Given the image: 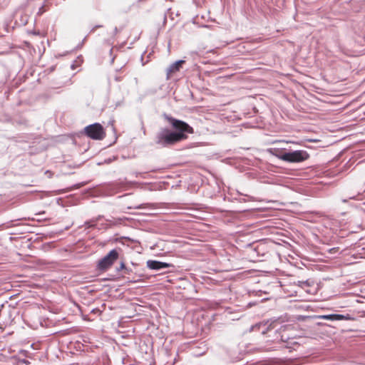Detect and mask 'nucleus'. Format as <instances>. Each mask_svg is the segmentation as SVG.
Segmentation results:
<instances>
[{"label":"nucleus","instance_id":"nucleus-1","mask_svg":"<svg viewBox=\"0 0 365 365\" xmlns=\"http://www.w3.org/2000/svg\"><path fill=\"white\" fill-rule=\"evenodd\" d=\"M168 120L175 131L167 128L162 130L157 135V144L163 146L172 145L186 140L187 134L194 133L193 128L187 123L172 117L168 118Z\"/></svg>","mask_w":365,"mask_h":365},{"label":"nucleus","instance_id":"nucleus-9","mask_svg":"<svg viewBox=\"0 0 365 365\" xmlns=\"http://www.w3.org/2000/svg\"><path fill=\"white\" fill-rule=\"evenodd\" d=\"M299 283L300 284L299 285L303 287V285H308L309 286V283L308 282V281H306V282H299Z\"/></svg>","mask_w":365,"mask_h":365},{"label":"nucleus","instance_id":"nucleus-7","mask_svg":"<svg viewBox=\"0 0 365 365\" xmlns=\"http://www.w3.org/2000/svg\"><path fill=\"white\" fill-rule=\"evenodd\" d=\"M184 63L185 61L180 60L170 65L167 71V79H169L173 73L178 71Z\"/></svg>","mask_w":365,"mask_h":365},{"label":"nucleus","instance_id":"nucleus-4","mask_svg":"<svg viewBox=\"0 0 365 365\" xmlns=\"http://www.w3.org/2000/svg\"><path fill=\"white\" fill-rule=\"evenodd\" d=\"M119 253L116 250H110L108 255L103 257L98 264V267L101 270H107L118 259Z\"/></svg>","mask_w":365,"mask_h":365},{"label":"nucleus","instance_id":"nucleus-10","mask_svg":"<svg viewBox=\"0 0 365 365\" xmlns=\"http://www.w3.org/2000/svg\"><path fill=\"white\" fill-rule=\"evenodd\" d=\"M30 34H34V35H40V33L38 31V32H36V31H31V32H30Z\"/></svg>","mask_w":365,"mask_h":365},{"label":"nucleus","instance_id":"nucleus-3","mask_svg":"<svg viewBox=\"0 0 365 365\" xmlns=\"http://www.w3.org/2000/svg\"><path fill=\"white\" fill-rule=\"evenodd\" d=\"M309 158V153L305 150H295L293 152L285 153L279 158L289 163H301Z\"/></svg>","mask_w":365,"mask_h":365},{"label":"nucleus","instance_id":"nucleus-8","mask_svg":"<svg viewBox=\"0 0 365 365\" xmlns=\"http://www.w3.org/2000/svg\"><path fill=\"white\" fill-rule=\"evenodd\" d=\"M122 269H124L125 271V272L126 274H129L130 270L126 268L125 263L123 262L120 263L118 270H122Z\"/></svg>","mask_w":365,"mask_h":365},{"label":"nucleus","instance_id":"nucleus-5","mask_svg":"<svg viewBox=\"0 0 365 365\" xmlns=\"http://www.w3.org/2000/svg\"><path fill=\"white\" fill-rule=\"evenodd\" d=\"M318 318L327 319V320H353L354 318L351 317L349 314L343 315V314H327V315H320L318 316Z\"/></svg>","mask_w":365,"mask_h":365},{"label":"nucleus","instance_id":"nucleus-2","mask_svg":"<svg viewBox=\"0 0 365 365\" xmlns=\"http://www.w3.org/2000/svg\"><path fill=\"white\" fill-rule=\"evenodd\" d=\"M84 133L93 140H103L106 136L103 127L98 123L86 126L84 128Z\"/></svg>","mask_w":365,"mask_h":365},{"label":"nucleus","instance_id":"nucleus-6","mask_svg":"<svg viewBox=\"0 0 365 365\" xmlns=\"http://www.w3.org/2000/svg\"><path fill=\"white\" fill-rule=\"evenodd\" d=\"M147 266L150 269H160L164 268H168L172 267V264L166 263V262H162L159 261L155 260H148L147 262Z\"/></svg>","mask_w":365,"mask_h":365}]
</instances>
